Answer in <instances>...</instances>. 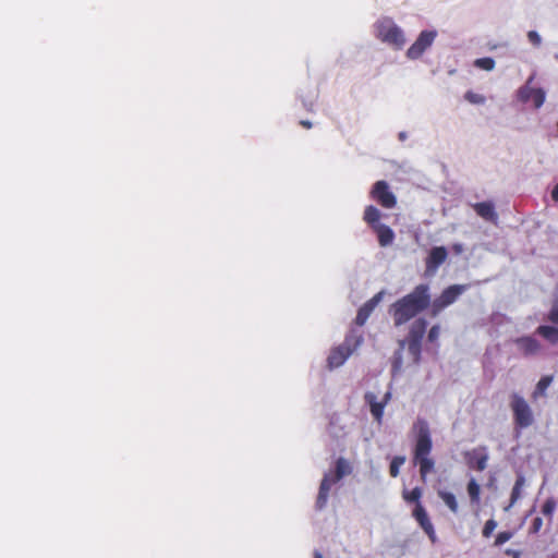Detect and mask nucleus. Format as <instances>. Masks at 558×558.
<instances>
[{
    "label": "nucleus",
    "instance_id": "nucleus-1",
    "mask_svg": "<svg viewBox=\"0 0 558 558\" xmlns=\"http://www.w3.org/2000/svg\"><path fill=\"white\" fill-rule=\"evenodd\" d=\"M430 304L429 286L421 283L410 293L393 302L389 307V314L396 327L402 326L425 311Z\"/></svg>",
    "mask_w": 558,
    "mask_h": 558
},
{
    "label": "nucleus",
    "instance_id": "nucleus-2",
    "mask_svg": "<svg viewBox=\"0 0 558 558\" xmlns=\"http://www.w3.org/2000/svg\"><path fill=\"white\" fill-rule=\"evenodd\" d=\"M416 432L415 444L413 448V463L418 465L420 475L423 482L428 474L434 472L435 460L430 457L433 450V440L428 423L418 418L414 424Z\"/></svg>",
    "mask_w": 558,
    "mask_h": 558
},
{
    "label": "nucleus",
    "instance_id": "nucleus-3",
    "mask_svg": "<svg viewBox=\"0 0 558 558\" xmlns=\"http://www.w3.org/2000/svg\"><path fill=\"white\" fill-rule=\"evenodd\" d=\"M352 472L350 463L344 458H339L336 461V470L333 473H326L320 482L317 499L316 509L322 510L326 507L329 492L331 486L339 482L345 475Z\"/></svg>",
    "mask_w": 558,
    "mask_h": 558
},
{
    "label": "nucleus",
    "instance_id": "nucleus-4",
    "mask_svg": "<svg viewBox=\"0 0 558 558\" xmlns=\"http://www.w3.org/2000/svg\"><path fill=\"white\" fill-rule=\"evenodd\" d=\"M363 338L361 335H354L353 332L348 335L342 344L333 348L327 359L329 369L341 366L347 359L356 350L362 343Z\"/></svg>",
    "mask_w": 558,
    "mask_h": 558
},
{
    "label": "nucleus",
    "instance_id": "nucleus-5",
    "mask_svg": "<svg viewBox=\"0 0 558 558\" xmlns=\"http://www.w3.org/2000/svg\"><path fill=\"white\" fill-rule=\"evenodd\" d=\"M375 29L378 39L398 49L405 43L402 29L391 19L385 17L379 20L375 24Z\"/></svg>",
    "mask_w": 558,
    "mask_h": 558
},
{
    "label": "nucleus",
    "instance_id": "nucleus-6",
    "mask_svg": "<svg viewBox=\"0 0 558 558\" xmlns=\"http://www.w3.org/2000/svg\"><path fill=\"white\" fill-rule=\"evenodd\" d=\"M510 409L515 429H524L534 423V415L526 400L519 393L511 395Z\"/></svg>",
    "mask_w": 558,
    "mask_h": 558
},
{
    "label": "nucleus",
    "instance_id": "nucleus-7",
    "mask_svg": "<svg viewBox=\"0 0 558 558\" xmlns=\"http://www.w3.org/2000/svg\"><path fill=\"white\" fill-rule=\"evenodd\" d=\"M469 288L468 284H452L446 288L439 296H437L433 302L430 301V311L429 314L432 317L438 316L446 307L453 304L458 298L466 291Z\"/></svg>",
    "mask_w": 558,
    "mask_h": 558
},
{
    "label": "nucleus",
    "instance_id": "nucleus-8",
    "mask_svg": "<svg viewBox=\"0 0 558 558\" xmlns=\"http://www.w3.org/2000/svg\"><path fill=\"white\" fill-rule=\"evenodd\" d=\"M371 197L376 201L381 207L390 209L397 205V198L390 191L386 181H377L371 191Z\"/></svg>",
    "mask_w": 558,
    "mask_h": 558
},
{
    "label": "nucleus",
    "instance_id": "nucleus-9",
    "mask_svg": "<svg viewBox=\"0 0 558 558\" xmlns=\"http://www.w3.org/2000/svg\"><path fill=\"white\" fill-rule=\"evenodd\" d=\"M437 33L435 31H423L417 39L410 46L407 51V56L410 59H418L425 50L432 46Z\"/></svg>",
    "mask_w": 558,
    "mask_h": 558
},
{
    "label": "nucleus",
    "instance_id": "nucleus-10",
    "mask_svg": "<svg viewBox=\"0 0 558 558\" xmlns=\"http://www.w3.org/2000/svg\"><path fill=\"white\" fill-rule=\"evenodd\" d=\"M464 458L470 469L482 472L487 468L488 453L485 446L464 452Z\"/></svg>",
    "mask_w": 558,
    "mask_h": 558
},
{
    "label": "nucleus",
    "instance_id": "nucleus-11",
    "mask_svg": "<svg viewBox=\"0 0 558 558\" xmlns=\"http://www.w3.org/2000/svg\"><path fill=\"white\" fill-rule=\"evenodd\" d=\"M413 518L416 520L422 530L427 534L432 543H436L437 536L433 523L422 504H417L412 512Z\"/></svg>",
    "mask_w": 558,
    "mask_h": 558
},
{
    "label": "nucleus",
    "instance_id": "nucleus-12",
    "mask_svg": "<svg viewBox=\"0 0 558 558\" xmlns=\"http://www.w3.org/2000/svg\"><path fill=\"white\" fill-rule=\"evenodd\" d=\"M390 398L391 393L389 391L385 393L381 401H377L376 396L373 392H367L365 395V401L368 403L371 413L378 424H380L383 421L384 409L389 402Z\"/></svg>",
    "mask_w": 558,
    "mask_h": 558
},
{
    "label": "nucleus",
    "instance_id": "nucleus-13",
    "mask_svg": "<svg viewBox=\"0 0 558 558\" xmlns=\"http://www.w3.org/2000/svg\"><path fill=\"white\" fill-rule=\"evenodd\" d=\"M384 292L376 293L372 299H369L366 303H364L357 311L356 317H355V324L357 326H363L375 307L378 305V303L383 299Z\"/></svg>",
    "mask_w": 558,
    "mask_h": 558
},
{
    "label": "nucleus",
    "instance_id": "nucleus-14",
    "mask_svg": "<svg viewBox=\"0 0 558 558\" xmlns=\"http://www.w3.org/2000/svg\"><path fill=\"white\" fill-rule=\"evenodd\" d=\"M448 252L445 246H435L429 251L426 258V270L434 272L447 259Z\"/></svg>",
    "mask_w": 558,
    "mask_h": 558
},
{
    "label": "nucleus",
    "instance_id": "nucleus-15",
    "mask_svg": "<svg viewBox=\"0 0 558 558\" xmlns=\"http://www.w3.org/2000/svg\"><path fill=\"white\" fill-rule=\"evenodd\" d=\"M514 343H515L518 350L524 356L535 355L541 350V343L535 338L530 337V336L517 338L514 340Z\"/></svg>",
    "mask_w": 558,
    "mask_h": 558
},
{
    "label": "nucleus",
    "instance_id": "nucleus-16",
    "mask_svg": "<svg viewBox=\"0 0 558 558\" xmlns=\"http://www.w3.org/2000/svg\"><path fill=\"white\" fill-rule=\"evenodd\" d=\"M475 213L486 221L496 222L498 215L492 202H481L473 205Z\"/></svg>",
    "mask_w": 558,
    "mask_h": 558
},
{
    "label": "nucleus",
    "instance_id": "nucleus-17",
    "mask_svg": "<svg viewBox=\"0 0 558 558\" xmlns=\"http://www.w3.org/2000/svg\"><path fill=\"white\" fill-rule=\"evenodd\" d=\"M373 231L376 233L381 247L389 246L393 243L395 232L389 226L384 223L376 225Z\"/></svg>",
    "mask_w": 558,
    "mask_h": 558
},
{
    "label": "nucleus",
    "instance_id": "nucleus-18",
    "mask_svg": "<svg viewBox=\"0 0 558 558\" xmlns=\"http://www.w3.org/2000/svg\"><path fill=\"white\" fill-rule=\"evenodd\" d=\"M427 322L424 318H417L412 323L405 340L422 342L426 332Z\"/></svg>",
    "mask_w": 558,
    "mask_h": 558
},
{
    "label": "nucleus",
    "instance_id": "nucleus-19",
    "mask_svg": "<svg viewBox=\"0 0 558 558\" xmlns=\"http://www.w3.org/2000/svg\"><path fill=\"white\" fill-rule=\"evenodd\" d=\"M380 217L381 214L378 208L373 205L366 206L363 219L372 229H374L376 225H380Z\"/></svg>",
    "mask_w": 558,
    "mask_h": 558
},
{
    "label": "nucleus",
    "instance_id": "nucleus-20",
    "mask_svg": "<svg viewBox=\"0 0 558 558\" xmlns=\"http://www.w3.org/2000/svg\"><path fill=\"white\" fill-rule=\"evenodd\" d=\"M524 484H525L524 476L519 475L514 482L513 487H512L510 502H509L508 507L505 508V510H509L521 498L522 488H523Z\"/></svg>",
    "mask_w": 558,
    "mask_h": 558
},
{
    "label": "nucleus",
    "instance_id": "nucleus-21",
    "mask_svg": "<svg viewBox=\"0 0 558 558\" xmlns=\"http://www.w3.org/2000/svg\"><path fill=\"white\" fill-rule=\"evenodd\" d=\"M536 333L542 336L553 344L558 343V328L556 327L542 325L537 327Z\"/></svg>",
    "mask_w": 558,
    "mask_h": 558
},
{
    "label": "nucleus",
    "instance_id": "nucleus-22",
    "mask_svg": "<svg viewBox=\"0 0 558 558\" xmlns=\"http://www.w3.org/2000/svg\"><path fill=\"white\" fill-rule=\"evenodd\" d=\"M437 495L452 513H458L459 505L453 493L447 490H438Z\"/></svg>",
    "mask_w": 558,
    "mask_h": 558
},
{
    "label": "nucleus",
    "instance_id": "nucleus-23",
    "mask_svg": "<svg viewBox=\"0 0 558 558\" xmlns=\"http://www.w3.org/2000/svg\"><path fill=\"white\" fill-rule=\"evenodd\" d=\"M553 380H554L553 375L543 376L536 384V387L532 393L533 399L536 400L539 397H544L546 395V390L551 385Z\"/></svg>",
    "mask_w": 558,
    "mask_h": 558
},
{
    "label": "nucleus",
    "instance_id": "nucleus-24",
    "mask_svg": "<svg viewBox=\"0 0 558 558\" xmlns=\"http://www.w3.org/2000/svg\"><path fill=\"white\" fill-rule=\"evenodd\" d=\"M533 80L534 75H531L526 83L518 89V99L523 104H526L531 100V97L536 89L531 86Z\"/></svg>",
    "mask_w": 558,
    "mask_h": 558
},
{
    "label": "nucleus",
    "instance_id": "nucleus-25",
    "mask_svg": "<svg viewBox=\"0 0 558 558\" xmlns=\"http://www.w3.org/2000/svg\"><path fill=\"white\" fill-rule=\"evenodd\" d=\"M466 490L470 500L474 505H478L481 501V486L475 478H471L466 485Z\"/></svg>",
    "mask_w": 558,
    "mask_h": 558
},
{
    "label": "nucleus",
    "instance_id": "nucleus-26",
    "mask_svg": "<svg viewBox=\"0 0 558 558\" xmlns=\"http://www.w3.org/2000/svg\"><path fill=\"white\" fill-rule=\"evenodd\" d=\"M423 490L421 487H414L412 490H403L402 497L407 502H414L415 506L421 504Z\"/></svg>",
    "mask_w": 558,
    "mask_h": 558
},
{
    "label": "nucleus",
    "instance_id": "nucleus-27",
    "mask_svg": "<svg viewBox=\"0 0 558 558\" xmlns=\"http://www.w3.org/2000/svg\"><path fill=\"white\" fill-rule=\"evenodd\" d=\"M408 345V351L411 354L413 362L418 363L421 359L422 342L404 340Z\"/></svg>",
    "mask_w": 558,
    "mask_h": 558
},
{
    "label": "nucleus",
    "instance_id": "nucleus-28",
    "mask_svg": "<svg viewBox=\"0 0 558 558\" xmlns=\"http://www.w3.org/2000/svg\"><path fill=\"white\" fill-rule=\"evenodd\" d=\"M557 507V501L554 497H549L545 500L542 506V513L548 519L549 522L553 521V515Z\"/></svg>",
    "mask_w": 558,
    "mask_h": 558
},
{
    "label": "nucleus",
    "instance_id": "nucleus-29",
    "mask_svg": "<svg viewBox=\"0 0 558 558\" xmlns=\"http://www.w3.org/2000/svg\"><path fill=\"white\" fill-rule=\"evenodd\" d=\"M405 347V341H399V349L395 352L392 357V372L398 373L402 367V351Z\"/></svg>",
    "mask_w": 558,
    "mask_h": 558
},
{
    "label": "nucleus",
    "instance_id": "nucleus-30",
    "mask_svg": "<svg viewBox=\"0 0 558 558\" xmlns=\"http://www.w3.org/2000/svg\"><path fill=\"white\" fill-rule=\"evenodd\" d=\"M405 457L397 456L392 459L389 465V474L391 477H397L400 473V468L404 464Z\"/></svg>",
    "mask_w": 558,
    "mask_h": 558
},
{
    "label": "nucleus",
    "instance_id": "nucleus-31",
    "mask_svg": "<svg viewBox=\"0 0 558 558\" xmlns=\"http://www.w3.org/2000/svg\"><path fill=\"white\" fill-rule=\"evenodd\" d=\"M474 65L485 71H492L495 68V60L490 57L480 58L474 61Z\"/></svg>",
    "mask_w": 558,
    "mask_h": 558
},
{
    "label": "nucleus",
    "instance_id": "nucleus-32",
    "mask_svg": "<svg viewBox=\"0 0 558 558\" xmlns=\"http://www.w3.org/2000/svg\"><path fill=\"white\" fill-rule=\"evenodd\" d=\"M464 99L473 105H483L486 101L485 96L474 93L472 90H468L464 94Z\"/></svg>",
    "mask_w": 558,
    "mask_h": 558
},
{
    "label": "nucleus",
    "instance_id": "nucleus-33",
    "mask_svg": "<svg viewBox=\"0 0 558 558\" xmlns=\"http://www.w3.org/2000/svg\"><path fill=\"white\" fill-rule=\"evenodd\" d=\"M533 101L534 108L538 109L543 106L545 101V92L542 88H536L533 96L531 97Z\"/></svg>",
    "mask_w": 558,
    "mask_h": 558
},
{
    "label": "nucleus",
    "instance_id": "nucleus-34",
    "mask_svg": "<svg viewBox=\"0 0 558 558\" xmlns=\"http://www.w3.org/2000/svg\"><path fill=\"white\" fill-rule=\"evenodd\" d=\"M514 533L512 531H502V532H499L497 535H496V538H495V542H494V545L495 546H501L504 545L506 542L510 541L512 537H513Z\"/></svg>",
    "mask_w": 558,
    "mask_h": 558
},
{
    "label": "nucleus",
    "instance_id": "nucleus-35",
    "mask_svg": "<svg viewBox=\"0 0 558 558\" xmlns=\"http://www.w3.org/2000/svg\"><path fill=\"white\" fill-rule=\"evenodd\" d=\"M496 527H497V522L494 519L487 520L482 530L483 536L486 538L490 537Z\"/></svg>",
    "mask_w": 558,
    "mask_h": 558
},
{
    "label": "nucleus",
    "instance_id": "nucleus-36",
    "mask_svg": "<svg viewBox=\"0 0 558 558\" xmlns=\"http://www.w3.org/2000/svg\"><path fill=\"white\" fill-rule=\"evenodd\" d=\"M547 319L555 325H558V299L553 303V306L548 313Z\"/></svg>",
    "mask_w": 558,
    "mask_h": 558
},
{
    "label": "nucleus",
    "instance_id": "nucleus-37",
    "mask_svg": "<svg viewBox=\"0 0 558 558\" xmlns=\"http://www.w3.org/2000/svg\"><path fill=\"white\" fill-rule=\"evenodd\" d=\"M439 335H440V326L434 325L428 331L427 339L429 342H436L439 338Z\"/></svg>",
    "mask_w": 558,
    "mask_h": 558
},
{
    "label": "nucleus",
    "instance_id": "nucleus-38",
    "mask_svg": "<svg viewBox=\"0 0 558 558\" xmlns=\"http://www.w3.org/2000/svg\"><path fill=\"white\" fill-rule=\"evenodd\" d=\"M543 526V520L539 517H536L530 526V533L536 534L541 531Z\"/></svg>",
    "mask_w": 558,
    "mask_h": 558
},
{
    "label": "nucleus",
    "instance_id": "nucleus-39",
    "mask_svg": "<svg viewBox=\"0 0 558 558\" xmlns=\"http://www.w3.org/2000/svg\"><path fill=\"white\" fill-rule=\"evenodd\" d=\"M527 38L535 47H538L542 43L541 36L535 31H530L527 33Z\"/></svg>",
    "mask_w": 558,
    "mask_h": 558
},
{
    "label": "nucleus",
    "instance_id": "nucleus-40",
    "mask_svg": "<svg viewBox=\"0 0 558 558\" xmlns=\"http://www.w3.org/2000/svg\"><path fill=\"white\" fill-rule=\"evenodd\" d=\"M505 554L509 557H512V558H520L521 557V551L519 550H514V549H507L505 551Z\"/></svg>",
    "mask_w": 558,
    "mask_h": 558
},
{
    "label": "nucleus",
    "instance_id": "nucleus-41",
    "mask_svg": "<svg viewBox=\"0 0 558 558\" xmlns=\"http://www.w3.org/2000/svg\"><path fill=\"white\" fill-rule=\"evenodd\" d=\"M550 195L554 202H558V183L551 190Z\"/></svg>",
    "mask_w": 558,
    "mask_h": 558
},
{
    "label": "nucleus",
    "instance_id": "nucleus-42",
    "mask_svg": "<svg viewBox=\"0 0 558 558\" xmlns=\"http://www.w3.org/2000/svg\"><path fill=\"white\" fill-rule=\"evenodd\" d=\"M300 124L305 128V129H311L312 128V122L308 121V120H301L300 121Z\"/></svg>",
    "mask_w": 558,
    "mask_h": 558
},
{
    "label": "nucleus",
    "instance_id": "nucleus-43",
    "mask_svg": "<svg viewBox=\"0 0 558 558\" xmlns=\"http://www.w3.org/2000/svg\"><path fill=\"white\" fill-rule=\"evenodd\" d=\"M314 558H323V555L319 551H315Z\"/></svg>",
    "mask_w": 558,
    "mask_h": 558
}]
</instances>
